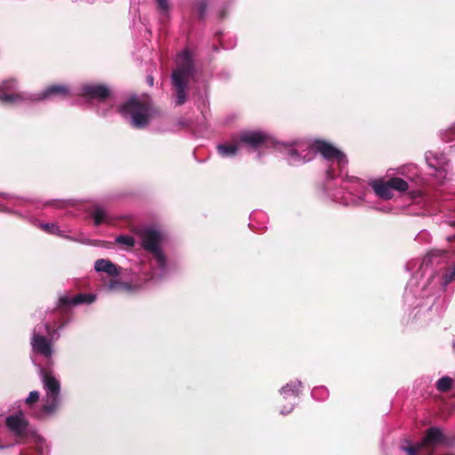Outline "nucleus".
I'll list each match as a JSON object with an SVG mask.
<instances>
[{
	"label": "nucleus",
	"instance_id": "nucleus-4",
	"mask_svg": "<svg viewBox=\"0 0 455 455\" xmlns=\"http://www.w3.org/2000/svg\"><path fill=\"white\" fill-rule=\"evenodd\" d=\"M176 64L177 68L172 74V83L175 91V105L181 106L187 101L188 84L195 72L190 52L184 50L180 52Z\"/></svg>",
	"mask_w": 455,
	"mask_h": 455
},
{
	"label": "nucleus",
	"instance_id": "nucleus-12",
	"mask_svg": "<svg viewBox=\"0 0 455 455\" xmlns=\"http://www.w3.org/2000/svg\"><path fill=\"white\" fill-rule=\"evenodd\" d=\"M16 79L9 78L0 84V104L20 106L31 96L26 92H20Z\"/></svg>",
	"mask_w": 455,
	"mask_h": 455
},
{
	"label": "nucleus",
	"instance_id": "nucleus-33",
	"mask_svg": "<svg viewBox=\"0 0 455 455\" xmlns=\"http://www.w3.org/2000/svg\"><path fill=\"white\" fill-rule=\"evenodd\" d=\"M156 4L159 12L163 15H166L169 11V2L168 0H156Z\"/></svg>",
	"mask_w": 455,
	"mask_h": 455
},
{
	"label": "nucleus",
	"instance_id": "nucleus-16",
	"mask_svg": "<svg viewBox=\"0 0 455 455\" xmlns=\"http://www.w3.org/2000/svg\"><path fill=\"white\" fill-rule=\"evenodd\" d=\"M6 426L13 435L21 437L27 434L28 424L24 414L20 411L6 418Z\"/></svg>",
	"mask_w": 455,
	"mask_h": 455
},
{
	"label": "nucleus",
	"instance_id": "nucleus-35",
	"mask_svg": "<svg viewBox=\"0 0 455 455\" xmlns=\"http://www.w3.org/2000/svg\"><path fill=\"white\" fill-rule=\"evenodd\" d=\"M0 212H6V213H12V214L21 216L20 212L13 211L9 205H5L3 204H0Z\"/></svg>",
	"mask_w": 455,
	"mask_h": 455
},
{
	"label": "nucleus",
	"instance_id": "nucleus-32",
	"mask_svg": "<svg viewBox=\"0 0 455 455\" xmlns=\"http://www.w3.org/2000/svg\"><path fill=\"white\" fill-rule=\"evenodd\" d=\"M443 140L446 142L455 140V123L443 133H442Z\"/></svg>",
	"mask_w": 455,
	"mask_h": 455
},
{
	"label": "nucleus",
	"instance_id": "nucleus-6",
	"mask_svg": "<svg viewBox=\"0 0 455 455\" xmlns=\"http://www.w3.org/2000/svg\"><path fill=\"white\" fill-rule=\"evenodd\" d=\"M286 162L291 166H299L314 159L311 143L304 139H296L285 142L275 141V147Z\"/></svg>",
	"mask_w": 455,
	"mask_h": 455
},
{
	"label": "nucleus",
	"instance_id": "nucleus-39",
	"mask_svg": "<svg viewBox=\"0 0 455 455\" xmlns=\"http://www.w3.org/2000/svg\"><path fill=\"white\" fill-rule=\"evenodd\" d=\"M178 124L182 127L187 126V122L183 118L179 119Z\"/></svg>",
	"mask_w": 455,
	"mask_h": 455
},
{
	"label": "nucleus",
	"instance_id": "nucleus-23",
	"mask_svg": "<svg viewBox=\"0 0 455 455\" xmlns=\"http://www.w3.org/2000/svg\"><path fill=\"white\" fill-rule=\"evenodd\" d=\"M91 215L93 218L95 226H100L102 223H110L112 221L108 212L101 205H95L91 212Z\"/></svg>",
	"mask_w": 455,
	"mask_h": 455
},
{
	"label": "nucleus",
	"instance_id": "nucleus-17",
	"mask_svg": "<svg viewBox=\"0 0 455 455\" xmlns=\"http://www.w3.org/2000/svg\"><path fill=\"white\" fill-rule=\"evenodd\" d=\"M444 435L439 427H432L427 429L424 439L417 445L413 447H419V450H422L425 446H435L444 442Z\"/></svg>",
	"mask_w": 455,
	"mask_h": 455
},
{
	"label": "nucleus",
	"instance_id": "nucleus-7",
	"mask_svg": "<svg viewBox=\"0 0 455 455\" xmlns=\"http://www.w3.org/2000/svg\"><path fill=\"white\" fill-rule=\"evenodd\" d=\"M118 113L136 129L145 128L151 118L150 105L136 95L130 97L117 108Z\"/></svg>",
	"mask_w": 455,
	"mask_h": 455
},
{
	"label": "nucleus",
	"instance_id": "nucleus-5",
	"mask_svg": "<svg viewBox=\"0 0 455 455\" xmlns=\"http://www.w3.org/2000/svg\"><path fill=\"white\" fill-rule=\"evenodd\" d=\"M367 183L356 177H345L341 188L331 194L332 200L344 205H358L366 201Z\"/></svg>",
	"mask_w": 455,
	"mask_h": 455
},
{
	"label": "nucleus",
	"instance_id": "nucleus-13",
	"mask_svg": "<svg viewBox=\"0 0 455 455\" xmlns=\"http://www.w3.org/2000/svg\"><path fill=\"white\" fill-rule=\"evenodd\" d=\"M79 95L89 100H98L100 105L108 104L109 108H112L115 103L109 88L100 84H86L82 85Z\"/></svg>",
	"mask_w": 455,
	"mask_h": 455
},
{
	"label": "nucleus",
	"instance_id": "nucleus-40",
	"mask_svg": "<svg viewBox=\"0 0 455 455\" xmlns=\"http://www.w3.org/2000/svg\"><path fill=\"white\" fill-rule=\"evenodd\" d=\"M147 82L150 86H152L154 83V78L151 76H149L147 77Z\"/></svg>",
	"mask_w": 455,
	"mask_h": 455
},
{
	"label": "nucleus",
	"instance_id": "nucleus-8",
	"mask_svg": "<svg viewBox=\"0 0 455 455\" xmlns=\"http://www.w3.org/2000/svg\"><path fill=\"white\" fill-rule=\"evenodd\" d=\"M60 336L58 331L52 329L49 323L36 324L33 329L30 339L32 351L50 362L54 353L53 343Z\"/></svg>",
	"mask_w": 455,
	"mask_h": 455
},
{
	"label": "nucleus",
	"instance_id": "nucleus-10",
	"mask_svg": "<svg viewBox=\"0 0 455 455\" xmlns=\"http://www.w3.org/2000/svg\"><path fill=\"white\" fill-rule=\"evenodd\" d=\"M427 166L433 170L432 175L439 184H443L450 180L451 164L443 153L427 151L425 155Z\"/></svg>",
	"mask_w": 455,
	"mask_h": 455
},
{
	"label": "nucleus",
	"instance_id": "nucleus-1",
	"mask_svg": "<svg viewBox=\"0 0 455 455\" xmlns=\"http://www.w3.org/2000/svg\"><path fill=\"white\" fill-rule=\"evenodd\" d=\"M455 281V265H450L448 254L441 251L428 252L409 280L403 294L404 305L415 311L414 318L428 312L438 295Z\"/></svg>",
	"mask_w": 455,
	"mask_h": 455
},
{
	"label": "nucleus",
	"instance_id": "nucleus-3",
	"mask_svg": "<svg viewBox=\"0 0 455 455\" xmlns=\"http://www.w3.org/2000/svg\"><path fill=\"white\" fill-rule=\"evenodd\" d=\"M40 377L44 395L40 408L33 415L43 419L54 415L60 408V381L52 371L44 369H40Z\"/></svg>",
	"mask_w": 455,
	"mask_h": 455
},
{
	"label": "nucleus",
	"instance_id": "nucleus-20",
	"mask_svg": "<svg viewBox=\"0 0 455 455\" xmlns=\"http://www.w3.org/2000/svg\"><path fill=\"white\" fill-rule=\"evenodd\" d=\"M242 149L236 135L232 137L229 143H222L217 146L218 153L222 157H233Z\"/></svg>",
	"mask_w": 455,
	"mask_h": 455
},
{
	"label": "nucleus",
	"instance_id": "nucleus-19",
	"mask_svg": "<svg viewBox=\"0 0 455 455\" xmlns=\"http://www.w3.org/2000/svg\"><path fill=\"white\" fill-rule=\"evenodd\" d=\"M94 269L99 273H106L112 277L120 275V267L107 259H97L94 263Z\"/></svg>",
	"mask_w": 455,
	"mask_h": 455
},
{
	"label": "nucleus",
	"instance_id": "nucleus-30",
	"mask_svg": "<svg viewBox=\"0 0 455 455\" xmlns=\"http://www.w3.org/2000/svg\"><path fill=\"white\" fill-rule=\"evenodd\" d=\"M311 395L314 399L324 400L328 396V390L324 387H315Z\"/></svg>",
	"mask_w": 455,
	"mask_h": 455
},
{
	"label": "nucleus",
	"instance_id": "nucleus-15",
	"mask_svg": "<svg viewBox=\"0 0 455 455\" xmlns=\"http://www.w3.org/2000/svg\"><path fill=\"white\" fill-rule=\"evenodd\" d=\"M69 88L64 84H54L48 86L39 93H29L31 97L26 100L22 104L28 101L42 100L46 99H65L69 95Z\"/></svg>",
	"mask_w": 455,
	"mask_h": 455
},
{
	"label": "nucleus",
	"instance_id": "nucleus-26",
	"mask_svg": "<svg viewBox=\"0 0 455 455\" xmlns=\"http://www.w3.org/2000/svg\"><path fill=\"white\" fill-rule=\"evenodd\" d=\"M0 196H2L6 201L10 202L13 206H23L31 200L25 197L16 196L14 195L0 193Z\"/></svg>",
	"mask_w": 455,
	"mask_h": 455
},
{
	"label": "nucleus",
	"instance_id": "nucleus-42",
	"mask_svg": "<svg viewBox=\"0 0 455 455\" xmlns=\"http://www.w3.org/2000/svg\"><path fill=\"white\" fill-rule=\"evenodd\" d=\"M451 226H455V222H450Z\"/></svg>",
	"mask_w": 455,
	"mask_h": 455
},
{
	"label": "nucleus",
	"instance_id": "nucleus-14",
	"mask_svg": "<svg viewBox=\"0 0 455 455\" xmlns=\"http://www.w3.org/2000/svg\"><path fill=\"white\" fill-rule=\"evenodd\" d=\"M302 387L303 384L299 379H294L281 387L279 391L280 395L283 400L289 401V403L280 408V414L287 415L294 410L297 404V399L301 394Z\"/></svg>",
	"mask_w": 455,
	"mask_h": 455
},
{
	"label": "nucleus",
	"instance_id": "nucleus-25",
	"mask_svg": "<svg viewBox=\"0 0 455 455\" xmlns=\"http://www.w3.org/2000/svg\"><path fill=\"white\" fill-rule=\"evenodd\" d=\"M388 180H389L392 191L396 190L398 192L403 193V192H406L409 189V183L406 180H403L399 177H394V178H390Z\"/></svg>",
	"mask_w": 455,
	"mask_h": 455
},
{
	"label": "nucleus",
	"instance_id": "nucleus-22",
	"mask_svg": "<svg viewBox=\"0 0 455 455\" xmlns=\"http://www.w3.org/2000/svg\"><path fill=\"white\" fill-rule=\"evenodd\" d=\"M103 289L107 291H132L133 286L125 282L111 279L108 282L103 281Z\"/></svg>",
	"mask_w": 455,
	"mask_h": 455
},
{
	"label": "nucleus",
	"instance_id": "nucleus-41",
	"mask_svg": "<svg viewBox=\"0 0 455 455\" xmlns=\"http://www.w3.org/2000/svg\"><path fill=\"white\" fill-rule=\"evenodd\" d=\"M407 267L411 268V263L407 264Z\"/></svg>",
	"mask_w": 455,
	"mask_h": 455
},
{
	"label": "nucleus",
	"instance_id": "nucleus-38",
	"mask_svg": "<svg viewBox=\"0 0 455 455\" xmlns=\"http://www.w3.org/2000/svg\"><path fill=\"white\" fill-rule=\"evenodd\" d=\"M45 205H52V206L60 207V203L58 202V201H49V202L45 203Z\"/></svg>",
	"mask_w": 455,
	"mask_h": 455
},
{
	"label": "nucleus",
	"instance_id": "nucleus-34",
	"mask_svg": "<svg viewBox=\"0 0 455 455\" xmlns=\"http://www.w3.org/2000/svg\"><path fill=\"white\" fill-rule=\"evenodd\" d=\"M347 165L346 166V169H345V171L342 173H340L339 168L338 167V165H334L333 175L328 176L326 174V176L330 180H334L336 178H341L343 180L344 179L343 176L347 177Z\"/></svg>",
	"mask_w": 455,
	"mask_h": 455
},
{
	"label": "nucleus",
	"instance_id": "nucleus-24",
	"mask_svg": "<svg viewBox=\"0 0 455 455\" xmlns=\"http://www.w3.org/2000/svg\"><path fill=\"white\" fill-rule=\"evenodd\" d=\"M48 443L42 438H37L34 449H28L20 455H49Z\"/></svg>",
	"mask_w": 455,
	"mask_h": 455
},
{
	"label": "nucleus",
	"instance_id": "nucleus-18",
	"mask_svg": "<svg viewBox=\"0 0 455 455\" xmlns=\"http://www.w3.org/2000/svg\"><path fill=\"white\" fill-rule=\"evenodd\" d=\"M96 295L92 293H78L75 296H63L60 298L61 306H76L81 304H92L95 301Z\"/></svg>",
	"mask_w": 455,
	"mask_h": 455
},
{
	"label": "nucleus",
	"instance_id": "nucleus-11",
	"mask_svg": "<svg viewBox=\"0 0 455 455\" xmlns=\"http://www.w3.org/2000/svg\"><path fill=\"white\" fill-rule=\"evenodd\" d=\"M241 148L256 150L260 148L275 147V141L266 132L259 130H247L235 134Z\"/></svg>",
	"mask_w": 455,
	"mask_h": 455
},
{
	"label": "nucleus",
	"instance_id": "nucleus-36",
	"mask_svg": "<svg viewBox=\"0 0 455 455\" xmlns=\"http://www.w3.org/2000/svg\"><path fill=\"white\" fill-rule=\"evenodd\" d=\"M206 7H207V4L205 2H201L199 4H198V12L200 14L201 17H204V13H205V11H206Z\"/></svg>",
	"mask_w": 455,
	"mask_h": 455
},
{
	"label": "nucleus",
	"instance_id": "nucleus-31",
	"mask_svg": "<svg viewBox=\"0 0 455 455\" xmlns=\"http://www.w3.org/2000/svg\"><path fill=\"white\" fill-rule=\"evenodd\" d=\"M40 398V393L38 391H31L28 394V396L25 400V403L32 408V406L38 402Z\"/></svg>",
	"mask_w": 455,
	"mask_h": 455
},
{
	"label": "nucleus",
	"instance_id": "nucleus-37",
	"mask_svg": "<svg viewBox=\"0 0 455 455\" xmlns=\"http://www.w3.org/2000/svg\"><path fill=\"white\" fill-rule=\"evenodd\" d=\"M108 109L104 108L101 106H99V108H98V113L99 114H100L102 116H106V115H108Z\"/></svg>",
	"mask_w": 455,
	"mask_h": 455
},
{
	"label": "nucleus",
	"instance_id": "nucleus-27",
	"mask_svg": "<svg viewBox=\"0 0 455 455\" xmlns=\"http://www.w3.org/2000/svg\"><path fill=\"white\" fill-rule=\"evenodd\" d=\"M116 243L126 249L134 247L136 243L135 239L129 235H120L116 236Z\"/></svg>",
	"mask_w": 455,
	"mask_h": 455
},
{
	"label": "nucleus",
	"instance_id": "nucleus-2",
	"mask_svg": "<svg viewBox=\"0 0 455 455\" xmlns=\"http://www.w3.org/2000/svg\"><path fill=\"white\" fill-rule=\"evenodd\" d=\"M136 235L140 240V245L156 260V269L153 270L148 281L157 283L167 275V260L164 251L166 241L165 233L154 226H141L136 228Z\"/></svg>",
	"mask_w": 455,
	"mask_h": 455
},
{
	"label": "nucleus",
	"instance_id": "nucleus-43",
	"mask_svg": "<svg viewBox=\"0 0 455 455\" xmlns=\"http://www.w3.org/2000/svg\"><path fill=\"white\" fill-rule=\"evenodd\" d=\"M4 447V446H3V445H0V449H3Z\"/></svg>",
	"mask_w": 455,
	"mask_h": 455
},
{
	"label": "nucleus",
	"instance_id": "nucleus-9",
	"mask_svg": "<svg viewBox=\"0 0 455 455\" xmlns=\"http://www.w3.org/2000/svg\"><path fill=\"white\" fill-rule=\"evenodd\" d=\"M314 156L319 153L323 160V164L326 168V174L328 176L333 175L334 165H338L340 173H342L347 164V159L345 154L339 148L334 147L331 143L325 140H317L311 143Z\"/></svg>",
	"mask_w": 455,
	"mask_h": 455
},
{
	"label": "nucleus",
	"instance_id": "nucleus-21",
	"mask_svg": "<svg viewBox=\"0 0 455 455\" xmlns=\"http://www.w3.org/2000/svg\"><path fill=\"white\" fill-rule=\"evenodd\" d=\"M371 188L375 194L382 199L389 200L394 196L388 180L387 181L375 180L371 182Z\"/></svg>",
	"mask_w": 455,
	"mask_h": 455
},
{
	"label": "nucleus",
	"instance_id": "nucleus-28",
	"mask_svg": "<svg viewBox=\"0 0 455 455\" xmlns=\"http://www.w3.org/2000/svg\"><path fill=\"white\" fill-rule=\"evenodd\" d=\"M38 227L49 234L57 235L62 236V237L65 236L62 234L60 227L55 223H40V224H38Z\"/></svg>",
	"mask_w": 455,
	"mask_h": 455
},
{
	"label": "nucleus",
	"instance_id": "nucleus-29",
	"mask_svg": "<svg viewBox=\"0 0 455 455\" xmlns=\"http://www.w3.org/2000/svg\"><path fill=\"white\" fill-rule=\"evenodd\" d=\"M452 382L451 378L448 376L442 377L436 382V388L441 392H446L451 388Z\"/></svg>",
	"mask_w": 455,
	"mask_h": 455
}]
</instances>
